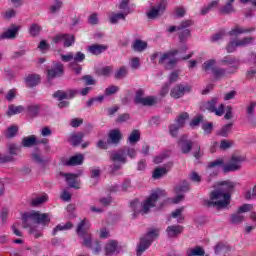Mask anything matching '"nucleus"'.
<instances>
[{
	"instance_id": "1",
	"label": "nucleus",
	"mask_w": 256,
	"mask_h": 256,
	"mask_svg": "<svg viewBox=\"0 0 256 256\" xmlns=\"http://www.w3.org/2000/svg\"><path fill=\"white\" fill-rule=\"evenodd\" d=\"M235 184L224 181L219 183V189L210 193V199L205 201L207 207H216V209H225L231 203V191Z\"/></svg>"
},
{
	"instance_id": "2",
	"label": "nucleus",
	"mask_w": 256,
	"mask_h": 256,
	"mask_svg": "<svg viewBox=\"0 0 256 256\" xmlns=\"http://www.w3.org/2000/svg\"><path fill=\"white\" fill-rule=\"evenodd\" d=\"M23 227L29 228L30 235H33L35 239L43 237V231L39 230V225H49L51 222V214L37 211L25 212L22 215Z\"/></svg>"
},
{
	"instance_id": "3",
	"label": "nucleus",
	"mask_w": 256,
	"mask_h": 256,
	"mask_svg": "<svg viewBox=\"0 0 256 256\" xmlns=\"http://www.w3.org/2000/svg\"><path fill=\"white\" fill-rule=\"evenodd\" d=\"M222 65H228L227 70L217 67V62L210 59L204 62L202 69L205 73L213 74V77L216 79H223V77H228L229 75H233V73H237V69H239V60L227 56L222 60Z\"/></svg>"
},
{
	"instance_id": "4",
	"label": "nucleus",
	"mask_w": 256,
	"mask_h": 256,
	"mask_svg": "<svg viewBox=\"0 0 256 256\" xmlns=\"http://www.w3.org/2000/svg\"><path fill=\"white\" fill-rule=\"evenodd\" d=\"M185 53H187V46H183L179 50H171L167 53L156 52L151 56V61L155 63V60L159 59L158 63L160 65H164L166 69H173L177 63L176 55H179L180 59H191V57H193V53L187 56H185Z\"/></svg>"
},
{
	"instance_id": "5",
	"label": "nucleus",
	"mask_w": 256,
	"mask_h": 256,
	"mask_svg": "<svg viewBox=\"0 0 256 256\" xmlns=\"http://www.w3.org/2000/svg\"><path fill=\"white\" fill-rule=\"evenodd\" d=\"M243 161H245V156L237 154L232 155L228 164H225V159L220 158L208 164L207 172L217 175V171H219V169H221L224 173L239 171V169H241V163H243Z\"/></svg>"
},
{
	"instance_id": "6",
	"label": "nucleus",
	"mask_w": 256,
	"mask_h": 256,
	"mask_svg": "<svg viewBox=\"0 0 256 256\" xmlns=\"http://www.w3.org/2000/svg\"><path fill=\"white\" fill-rule=\"evenodd\" d=\"M157 237H159L158 229H152L144 237H142L137 248V255L141 256L143 251L149 249L151 243H153Z\"/></svg>"
},
{
	"instance_id": "7",
	"label": "nucleus",
	"mask_w": 256,
	"mask_h": 256,
	"mask_svg": "<svg viewBox=\"0 0 256 256\" xmlns=\"http://www.w3.org/2000/svg\"><path fill=\"white\" fill-rule=\"evenodd\" d=\"M91 228V224L89 223V221H87V219H84L81 221L80 224H78L77 227V235H79V237H82V239L84 240L83 245H85V247H91V234L89 233V229Z\"/></svg>"
},
{
	"instance_id": "8",
	"label": "nucleus",
	"mask_w": 256,
	"mask_h": 256,
	"mask_svg": "<svg viewBox=\"0 0 256 256\" xmlns=\"http://www.w3.org/2000/svg\"><path fill=\"white\" fill-rule=\"evenodd\" d=\"M118 8L122 13H112L109 16L110 23L112 24L119 23L121 20L124 21L125 17L129 15V0H120Z\"/></svg>"
},
{
	"instance_id": "9",
	"label": "nucleus",
	"mask_w": 256,
	"mask_h": 256,
	"mask_svg": "<svg viewBox=\"0 0 256 256\" xmlns=\"http://www.w3.org/2000/svg\"><path fill=\"white\" fill-rule=\"evenodd\" d=\"M165 190H156L153 192L148 199L142 204V213H149V209L151 207H155V203L161 199V197H165Z\"/></svg>"
},
{
	"instance_id": "10",
	"label": "nucleus",
	"mask_w": 256,
	"mask_h": 256,
	"mask_svg": "<svg viewBox=\"0 0 256 256\" xmlns=\"http://www.w3.org/2000/svg\"><path fill=\"white\" fill-rule=\"evenodd\" d=\"M217 98H213L211 101H208L204 103L201 106L202 111H205L207 109L210 111V113H215L218 117L223 116V113H225V105L220 104L219 107L217 108Z\"/></svg>"
},
{
	"instance_id": "11",
	"label": "nucleus",
	"mask_w": 256,
	"mask_h": 256,
	"mask_svg": "<svg viewBox=\"0 0 256 256\" xmlns=\"http://www.w3.org/2000/svg\"><path fill=\"white\" fill-rule=\"evenodd\" d=\"M252 43H255V38L246 37L241 40H232L226 49L228 53H233L237 47H247V45H252Z\"/></svg>"
},
{
	"instance_id": "12",
	"label": "nucleus",
	"mask_w": 256,
	"mask_h": 256,
	"mask_svg": "<svg viewBox=\"0 0 256 256\" xmlns=\"http://www.w3.org/2000/svg\"><path fill=\"white\" fill-rule=\"evenodd\" d=\"M167 8V0H160L156 6H152L147 12L148 19H155L159 15H163Z\"/></svg>"
},
{
	"instance_id": "13",
	"label": "nucleus",
	"mask_w": 256,
	"mask_h": 256,
	"mask_svg": "<svg viewBox=\"0 0 256 256\" xmlns=\"http://www.w3.org/2000/svg\"><path fill=\"white\" fill-rule=\"evenodd\" d=\"M187 119H189L188 113H182L178 116L175 124H172L170 126V134L172 135V137L177 136V132L179 131V129H181V127H183V125H185V121H187Z\"/></svg>"
},
{
	"instance_id": "14",
	"label": "nucleus",
	"mask_w": 256,
	"mask_h": 256,
	"mask_svg": "<svg viewBox=\"0 0 256 256\" xmlns=\"http://www.w3.org/2000/svg\"><path fill=\"white\" fill-rule=\"evenodd\" d=\"M186 191H189V183L187 181L182 182V185H178L175 188L176 197L173 200H168V203H181L183 201V195L181 193H186Z\"/></svg>"
},
{
	"instance_id": "15",
	"label": "nucleus",
	"mask_w": 256,
	"mask_h": 256,
	"mask_svg": "<svg viewBox=\"0 0 256 256\" xmlns=\"http://www.w3.org/2000/svg\"><path fill=\"white\" fill-rule=\"evenodd\" d=\"M135 103L140 105H155V103H157V99L152 96L143 97V90H138L136 92Z\"/></svg>"
},
{
	"instance_id": "16",
	"label": "nucleus",
	"mask_w": 256,
	"mask_h": 256,
	"mask_svg": "<svg viewBox=\"0 0 256 256\" xmlns=\"http://www.w3.org/2000/svg\"><path fill=\"white\" fill-rule=\"evenodd\" d=\"M53 41L54 43H63L64 47H71L75 43V37L69 34H58Z\"/></svg>"
},
{
	"instance_id": "17",
	"label": "nucleus",
	"mask_w": 256,
	"mask_h": 256,
	"mask_svg": "<svg viewBox=\"0 0 256 256\" xmlns=\"http://www.w3.org/2000/svg\"><path fill=\"white\" fill-rule=\"evenodd\" d=\"M189 91H191V86L178 85L171 90L170 95L174 99H179L180 97H183L185 95V93H189Z\"/></svg>"
},
{
	"instance_id": "18",
	"label": "nucleus",
	"mask_w": 256,
	"mask_h": 256,
	"mask_svg": "<svg viewBox=\"0 0 256 256\" xmlns=\"http://www.w3.org/2000/svg\"><path fill=\"white\" fill-rule=\"evenodd\" d=\"M66 179V183L73 189H80L81 184L79 182V174H62Z\"/></svg>"
},
{
	"instance_id": "19",
	"label": "nucleus",
	"mask_w": 256,
	"mask_h": 256,
	"mask_svg": "<svg viewBox=\"0 0 256 256\" xmlns=\"http://www.w3.org/2000/svg\"><path fill=\"white\" fill-rule=\"evenodd\" d=\"M77 93V90H69L67 92L57 91L53 94V97L58 99V101H63V99H73Z\"/></svg>"
},
{
	"instance_id": "20",
	"label": "nucleus",
	"mask_w": 256,
	"mask_h": 256,
	"mask_svg": "<svg viewBox=\"0 0 256 256\" xmlns=\"http://www.w3.org/2000/svg\"><path fill=\"white\" fill-rule=\"evenodd\" d=\"M191 25H193V21L191 20H186L184 22H182L181 26L177 28L178 31H183L182 35H180V41L183 43V41H185L186 37H189L190 32L187 29V27H191Z\"/></svg>"
},
{
	"instance_id": "21",
	"label": "nucleus",
	"mask_w": 256,
	"mask_h": 256,
	"mask_svg": "<svg viewBox=\"0 0 256 256\" xmlns=\"http://www.w3.org/2000/svg\"><path fill=\"white\" fill-rule=\"evenodd\" d=\"M76 61V63H81L82 61H85V54L78 52L75 57L73 56V53H68L67 55H62V61H65L66 63H69V61Z\"/></svg>"
},
{
	"instance_id": "22",
	"label": "nucleus",
	"mask_w": 256,
	"mask_h": 256,
	"mask_svg": "<svg viewBox=\"0 0 256 256\" xmlns=\"http://www.w3.org/2000/svg\"><path fill=\"white\" fill-rule=\"evenodd\" d=\"M105 251L106 255H117L121 251V248L117 244V241L111 240L107 243Z\"/></svg>"
},
{
	"instance_id": "23",
	"label": "nucleus",
	"mask_w": 256,
	"mask_h": 256,
	"mask_svg": "<svg viewBox=\"0 0 256 256\" xmlns=\"http://www.w3.org/2000/svg\"><path fill=\"white\" fill-rule=\"evenodd\" d=\"M63 75V64L56 63L54 68L48 70V79H53V77H61Z\"/></svg>"
},
{
	"instance_id": "24",
	"label": "nucleus",
	"mask_w": 256,
	"mask_h": 256,
	"mask_svg": "<svg viewBox=\"0 0 256 256\" xmlns=\"http://www.w3.org/2000/svg\"><path fill=\"white\" fill-rule=\"evenodd\" d=\"M19 33V26L12 25L10 29L2 34V39H15Z\"/></svg>"
},
{
	"instance_id": "25",
	"label": "nucleus",
	"mask_w": 256,
	"mask_h": 256,
	"mask_svg": "<svg viewBox=\"0 0 256 256\" xmlns=\"http://www.w3.org/2000/svg\"><path fill=\"white\" fill-rule=\"evenodd\" d=\"M205 250L201 246H195L194 248H189L186 252V256H204Z\"/></svg>"
},
{
	"instance_id": "26",
	"label": "nucleus",
	"mask_w": 256,
	"mask_h": 256,
	"mask_svg": "<svg viewBox=\"0 0 256 256\" xmlns=\"http://www.w3.org/2000/svg\"><path fill=\"white\" fill-rule=\"evenodd\" d=\"M88 51L92 53V55H100L103 51H107V46L101 44H94L88 47Z\"/></svg>"
},
{
	"instance_id": "27",
	"label": "nucleus",
	"mask_w": 256,
	"mask_h": 256,
	"mask_svg": "<svg viewBox=\"0 0 256 256\" xmlns=\"http://www.w3.org/2000/svg\"><path fill=\"white\" fill-rule=\"evenodd\" d=\"M168 237H177V235H181L183 233V227L176 225V226H169L167 228Z\"/></svg>"
},
{
	"instance_id": "28",
	"label": "nucleus",
	"mask_w": 256,
	"mask_h": 256,
	"mask_svg": "<svg viewBox=\"0 0 256 256\" xmlns=\"http://www.w3.org/2000/svg\"><path fill=\"white\" fill-rule=\"evenodd\" d=\"M84 156L83 154H77L75 156H72L68 161L65 162V165H81V163H83L84 160Z\"/></svg>"
},
{
	"instance_id": "29",
	"label": "nucleus",
	"mask_w": 256,
	"mask_h": 256,
	"mask_svg": "<svg viewBox=\"0 0 256 256\" xmlns=\"http://www.w3.org/2000/svg\"><path fill=\"white\" fill-rule=\"evenodd\" d=\"M179 147H181L182 153H189L191 151V147H193V143H191V141H187L185 137H182L179 141Z\"/></svg>"
},
{
	"instance_id": "30",
	"label": "nucleus",
	"mask_w": 256,
	"mask_h": 256,
	"mask_svg": "<svg viewBox=\"0 0 256 256\" xmlns=\"http://www.w3.org/2000/svg\"><path fill=\"white\" fill-rule=\"evenodd\" d=\"M39 81H41V78L37 74H32L27 76L26 78V85L27 87H35V85L39 84Z\"/></svg>"
},
{
	"instance_id": "31",
	"label": "nucleus",
	"mask_w": 256,
	"mask_h": 256,
	"mask_svg": "<svg viewBox=\"0 0 256 256\" xmlns=\"http://www.w3.org/2000/svg\"><path fill=\"white\" fill-rule=\"evenodd\" d=\"M23 111H24L23 106L10 105L8 107L7 116L11 117L13 115H19V113H23Z\"/></svg>"
},
{
	"instance_id": "32",
	"label": "nucleus",
	"mask_w": 256,
	"mask_h": 256,
	"mask_svg": "<svg viewBox=\"0 0 256 256\" xmlns=\"http://www.w3.org/2000/svg\"><path fill=\"white\" fill-rule=\"evenodd\" d=\"M132 47L134 51H145V49H147V42L137 39L134 41Z\"/></svg>"
},
{
	"instance_id": "33",
	"label": "nucleus",
	"mask_w": 256,
	"mask_h": 256,
	"mask_svg": "<svg viewBox=\"0 0 256 256\" xmlns=\"http://www.w3.org/2000/svg\"><path fill=\"white\" fill-rule=\"evenodd\" d=\"M251 30L249 29H244L240 26H236L234 27L230 32L229 35L230 37H239V35L243 34V33H249Z\"/></svg>"
},
{
	"instance_id": "34",
	"label": "nucleus",
	"mask_w": 256,
	"mask_h": 256,
	"mask_svg": "<svg viewBox=\"0 0 256 256\" xmlns=\"http://www.w3.org/2000/svg\"><path fill=\"white\" fill-rule=\"evenodd\" d=\"M82 140H83V133L81 132L73 133L69 138L71 145H74V146L79 145V143H81Z\"/></svg>"
},
{
	"instance_id": "35",
	"label": "nucleus",
	"mask_w": 256,
	"mask_h": 256,
	"mask_svg": "<svg viewBox=\"0 0 256 256\" xmlns=\"http://www.w3.org/2000/svg\"><path fill=\"white\" fill-rule=\"evenodd\" d=\"M112 161H118V163H125L126 157L123 151L114 152L111 154Z\"/></svg>"
},
{
	"instance_id": "36",
	"label": "nucleus",
	"mask_w": 256,
	"mask_h": 256,
	"mask_svg": "<svg viewBox=\"0 0 256 256\" xmlns=\"http://www.w3.org/2000/svg\"><path fill=\"white\" fill-rule=\"evenodd\" d=\"M49 199L47 194H42L40 196H37L36 198L32 199V205L33 207H39V205H43Z\"/></svg>"
},
{
	"instance_id": "37",
	"label": "nucleus",
	"mask_w": 256,
	"mask_h": 256,
	"mask_svg": "<svg viewBox=\"0 0 256 256\" xmlns=\"http://www.w3.org/2000/svg\"><path fill=\"white\" fill-rule=\"evenodd\" d=\"M35 143H37V138L35 137V135L25 137L22 140L23 147H33V145H35Z\"/></svg>"
},
{
	"instance_id": "38",
	"label": "nucleus",
	"mask_w": 256,
	"mask_h": 256,
	"mask_svg": "<svg viewBox=\"0 0 256 256\" xmlns=\"http://www.w3.org/2000/svg\"><path fill=\"white\" fill-rule=\"evenodd\" d=\"M72 228L73 224L71 222H67L66 224H58L53 230V235H57V231H67Z\"/></svg>"
},
{
	"instance_id": "39",
	"label": "nucleus",
	"mask_w": 256,
	"mask_h": 256,
	"mask_svg": "<svg viewBox=\"0 0 256 256\" xmlns=\"http://www.w3.org/2000/svg\"><path fill=\"white\" fill-rule=\"evenodd\" d=\"M109 139L111 143H117L118 141H121V132L117 129L111 130L109 133Z\"/></svg>"
},
{
	"instance_id": "40",
	"label": "nucleus",
	"mask_w": 256,
	"mask_h": 256,
	"mask_svg": "<svg viewBox=\"0 0 256 256\" xmlns=\"http://www.w3.org/2000/svg\"><path fill=\"white\" fill-rule=\"evenodd\" d=\"M167 171H169V169L165 167L156 168L153 172L152 177L153 179H160V177H163V175H165Z\"/></svg>"
},
{
	"instance_id": "41",
	"label": "nucleus",
	"mask_w": 256,
	"mask_h": 256,
	"mask_svg": "<svg viewBox=\"0 0 256 256\" xmlns=\"http://www.w3.org/2000/svg\"><path fill=\"white\" fill-rule=\"evenodd\" d=\"M139 139H141V132H139V130H134L131 132L128 141L129 143H137V141H139Z\"/></svg>"
},
{
	"instance_id": "42",
	"label": "nucleus",
	"mask_w": 256,
	"mask_h": 256,
	"mask_svg": "<svg viewBox=\"0 0 256 256\" xmlns=\"http://www.w3.org/2000/svg\"><path fill=\"white\" fill-rule=\"evenodd\" d=\"M183 213V208H178L174 212H172L171 217L173 219H177L178 223H183V216L181 215Z\"/></svg>"
},
{
	"instance_id": "43",
	"label": "nucleus",
	"mask_w": 256,
	"mask_h": 256,
	"mask_svg": "<svg viewBox=\"0 0 256 256\" xmlns=\"http://www.w3.org/2000/svg\"><path fill=\"white\" fill-rule=\"evenodd\" d=\"M97 73L99 75H102L103 77H109L110 73H113V68L111 66H106L103 68H100Z\"/></svg>"
},
{
	"instance_id": "44",
	"label": "nucleus",
	"mask_w": 256,
	"mask_h": 256,
	"mask_svg": "<svg viewBox=\"0 0 256 256\" xmlns=\"http://www.w3.org/2000/svg\"><path fill=\"white\" fill-rule=\"evenodd\" d=\"M218 5H219L218 1H213L211 4L201 9V15H207L209 11H211L212 9H215V7H217Z\"/></svg>"
},
{
	"instance_id": "45",
	"label": "nucleus",
	"mask_w": 256,
	"mask_h": 256,
	"mask_svg": "<svg viewBox=\"0 0 256 256\" xmlns=\"http://www.w3.org/2000/svg\"><path fill=\"white\" fill-rule=\"evenodd\" d=\"M29 32H30V35H32V37L37 36L41 32V26L38 24H32L30 26Z\"/></svg>"
},
{
	"instance_id": "46",
	"label": "nucleus",
	"mask_w": 256,
	"mask_h": 256,
	"mask_svg": "<svg viewBox=\"0 0 256 256\" xmlns=\"http://www.w3.org/2000/svg\"><path fill=\"white\" fill-rule=\"evenodd\" d=\"M231 127H233V124H227L225 125L219 132V135L222 137H227L229 133H231Z\"/></svg>"
},
{
	"instance_id": "47",
	"label": "nucleus",
	"mask_w": 256,
	"mask_h": 256,
	"mask_svg": "<svg viewBox=\"0 0 256 256\" xmlns=\"http://www.w3.org/2000/svg\"><path fill=\"white\" fill-rule=\"evenodd\" d=\"M233 147V141L231 140H222L220 142V149H222L223 151H225L226 149H229Z\"/></svg>"
},
{
	"instance_id": "48",
	"label": "nucleus",
	"mask_w": 256,
	"mask_h": 256,
	"mask_svg": "<svg viewBox=\"0 0 256 256\" xmlns=\"http://www.w3.org/2000/svg\"><path fill=\"white\" fill-rule=\"evenodd\" d=\"M248 211H253V205L244 204L238 208V213H248Z\"/></svg>"
},
{
	"instance_id": "49",
	"label": "nucleus",
	"mask_w": 256,
	"mask_h": 256,
	"mask_svg": "<svg viewBox=\"0 0 256 256\" xmlns=\"http://www.w3.org/2000/svg\"><path fill=\"white\" fill-rule=\"evenodd\" d=\"M235 2V0H229L226 4V6H224L221 9L222 13H231L233 11V6L231 4H233Z\"/></svg>"
},
{
	"instance_id": "50",
	"label": "nucleus",
	"mask_w": 256,
	"mask_h": 256,
	"mask_svg": "<svg viewBox=\"0 0 256 256\" xmlns=\"http://www.w3.org/2000/svg\"><path fill=\"white\" fill-rule=\"evenodd\" d=\"M17 131H19V128L17 126H11L6 131V137H15Z\"/></svg>"
},
{
	"instance_id": "51",
	"label": "nucleus",
	"mask_w": 256,
	"mask_h": 256,
	"mask_svg": "<svg viewBox=\"0 0 256 256\" xmlns=\"http://www.w3.org/2000/svg\"><path fill=\"white\" fill-rule=\"evenodd\" d=\"M169 155H171V152L166 151L164 154L159 155V156H156V157L154 158V163H156V164L163 163V160H164L166 157H169Z\"/></svg>"
},
{
	"instance_id": "52",
	"label": "nucleus",
	"mask_w": 256,
	"mask_h": 256,
	"mask_svg": "<svg viewBox=\"0 0 256 256\" xmlns=\"http://www.w3.org/2000/svg\"><path fill=\"white\" fill-rule=\"evenodd\" d=\"M130 207L131 209H133L134 215H136V213H139V211H141V209H139L141 207V204H139V200L132 201L130 204Z\"/></svg>"
},
{
	"instance_id": "53",
	"label": "nucleus",
	"mask_w": 256,
	"mask_h": 256,
	"mask_svg": "<svg viewBox=\"0 0 256 256\" xmlns=\"http://www.w3.org/2000/svg\"><path fill=\"white\" fill-rule=\"evenodd\" d=\"M127 75V68L121 67L115 74L116 79H123Z\"/></svg>"
},
{
	"instance_id": "54",
	"label": "nucleus",
	"mask_w": 256,
	"mask_h": 256,
	"mask_svg": "<svg viewBox=\"0 0 256 256\" xmlns=\"http://www.w3.org/2000/svg\"><path fill=\"white\" fill-rule=\"evenodd\" d=\"M139 65H141V60H139V58L134 57L131 59L130 67H132V69H138Z\"/></svg>"
},
{
	"instance_id": "55",
	"label": "nucleus",
	"mask_w": 256,
	"mask_h": 256,
	"mask_svg": "<svg viewBox=\"0 0 256 256\" xmlns=\"http://www.w3.org/2000/svg\"><path fill=\"white\" fill-rule=\"evenodd\" d=\"M202 121L203 116L198 115L190 122V127H197V125H199Z\"/></svg>"
},
{
	"instance_id": "56",
	"label": "nucleus",
	"mask_w": 256,
	"mask_h": 256,
	"mask_svg": "<svg viewBox=\"0 0 256 256\" xmlns=\"http://www.w3.org/2000/svg\"><path fill=\"white\" fill-rule=\"evenodd\" d=\"M117 91H119V87L110 86V87L106 88L105 95H115V93H117Z\"/></svg>"
},
{
	"instance_id": "57",
	"label": "nucleus",
	"mask_w": 256,
	"mask_h": 256,
	"mask_svg": "<svg viewBox=\"0 0 256 256\" xmlns=\"http://www.w3.org/2000/svg\"><path fill=\"white\" fill-rule=\"evenodd\" d=\"M232 223H243V215L240 213L232 215L231 218Z\"/></svg>"
},
{
	"instance_id": "58",
	"label": "nucleus",
	"mask_w": 256,
	"mask_h": 256,
	"mask_svg": "<svg viewBox=\"0 0 256 256\" xmlns=\"http://www.w3.org/2000/svg\"><path fill=\"white\" fill-rule=\"evenodd\" d=\"M202 129L205 133H211L213 131V123L207 122L202 125Z\"/></svg>"
},
{
	"instance_id": "59",
	"label": "nucleus",
	"mask_w": 256,
	"mask_h": 256,
	"mask_svg": "<svg viewBox=\"0 0 256 256\" xmlns=\"http://www.w3.org/2000/svg\"><path fill=\"white\" fill-rule=\"evenodd\" d=\"M225 251H227V247L225 246V244L223 243H219L216 247H215V253L219 254V253H225Z\"/></svg>"
},
{
	"instance_id": "60",
	"label": "nucleus",
	"mask_w": 256,
	"mask_h": 256,
	"mask_svg": "<svg viewBox=\"0 0 256 256\" xmlns=\"http://www.w3.org/2000/svg\"><path fill=\"white\" fill-rule=\"evenodd\" d=\"M174 13L176 17H183L186 13V10L183 7L179 6L175 8Z\"/></svg>"
},
{
	"instance_id": "61",
	"label": "nucleus",
	"mask_w": 256,
	"mask_h": 256,
	"mask_svg": "<svg viewBox=\"0 0 256 256\" xmlns=\"http://www.w3.org/2000/svg\"><path fill=\"white\" fill-rule=\"evenodd\" d=\"M15 95H17V90L11 89L10 91H8L6 95L7 101H13V99H15Z\"/></svg>"
},
{
	"instance_id": "62",
	"label": "nucleus",
	"mask_w": 256,
	"mask_h": 256,
	"mask_svg": "<svg viewBox=\"0 0 256 256\" xmlns=\"http://www.w3.org/2000/svg\"><path fill=\"white\" fill-rule=\"evenodd\" d=\"M82 79L85 81L86 85H95V80L92 76L86 75Z\"/></svg>"
},
{
	"instance_id": "63",
	"label": "nucleus",
	"mask_w": 256,
	"mask_h": 256,
	"mask_svg": "<svg viewBox=\"0 0 256 256\" xmlns=\"http://www.w3.org/2000/svg\"><path fill=\"white\" fill-rule=\"evenodd\" d=\"M38 49H40V51L45 52L47 51V49H49V44H47V42L45 40H42L40 42V44L38 45Z\"/></svg>"
},
{
	"instance_id": "64",
	"label": "nucleus",
	"mask_w": 256,
	"mask_h": 256,
	"mask_svg": "<svg viewBox=\"0 0 256 256\" xmlns=\"http://www.w3.org/2000/svg\"><path fill=\"white\" fill-rule=\"evenodd\" d=\"M245 197H246V199H253V197H256V185L254 186L252 193H251V191H248L245 194Z\"/></svg>"
}]
</instances>
